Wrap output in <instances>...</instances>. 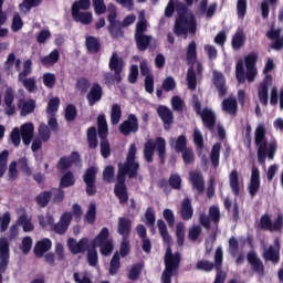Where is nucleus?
Returning a JSON list of instances; mask_svg holds the SVG:
<instances>
[{
    "instance_id": "1",
    "label": "nucleus",
    "mask_w": 283,
    "mask_h": 283,
    "mask_svg": "<svg viewBox=\"0 0 283 283\" xmlns=\"http://www.w3.org/2000/svg\"><path fill=\"white\" fill-rule=\"evenodd\" d=\"M157 229L161 235L164 244L167 245L164 256L165 269L161 273V283H171V277H174V275H178L182 255L180 252H172L171 245L174 244V239L171 238V234H169L165 220H157Z\"/></svg>"
},
{
    "instance_id": "2",
    "label": "nucleus",
    "mask_w": 283,
    "mask_h": 283,
    "mask_svg": "<svg viewBox=\"0 0 283 283\" xmlns=\"http://www.w3.org/2000/svg\"><path fill=\"white\" fill-rule=\"evenodd\" d=\"M109 135V126H107V119L105 115L101 114L97 116V130L95 126H91L86 130V140L90 149H96L98 147V137L101 138L99 147L101 155L104 158L112 156V146L107 136Z\"/></svg>"
},
{
    "instance_id": "3",
    "label": "nucleus",
    "mask_w": 283,
    "mask_h": 283,
    "mask_svg": "<svg viewBox=\"0 0 283 283\" xmlns=\"http://www.w3.org/2000/svg\"><path fill=\"white\" fill-rule=\"evenodd\" d=\"M254 145L256 147V156L259 165H264L266 158L273 160L277 153V142L273 140L269 144L266 139V127L259 125L254 132Z\"/></svg>"
},
{
    "instance_id": "4",
    "label": "nucleus",
    "mask_w": 283,
    "mask_h": 283,
    "mask_svg": "<svg viewBox=\"0 0 283 283\" xmlns=\"http://www.w3.org/2000/svg\"><path fill=\"white\" fill-rule=\"evenodd\" d=\"M186 62L189 65L186 76L188 90L193 92L198 87V75H196V69L193 67L198 63V44H196V41H191L187 46Z\"/></svg>"
},
{
    "instance_id": "5",
    "label": "nucleus",
    "mask_w": 283,
    "mask_h": 283,
    "mask_svg": "<svg viewBox=\"0 0 283 283\" xmlns=\"http://www.w3.org/2000/svg\"><path fill=\"white\" fill-rule=\"evenodd\" d=\"M154 151H157L161 165L167 160V142L163 137L148 139L144 145V158L146 163H154Z\"/></svg>"
},
{
    "instance_id": "6",
    "label": "nucleus",
    "mask_w": 283,
    "mask_h": 283,
    "mask_svg": "<svg viewBox=\"0 0 283 283\" xmlns=\"http://www.w3.org/2000/svg\"><path fill=\"white\" fill-rule=\"evenodd\" d=\"M198 30V20L193 12H189L188 15H180L176 18L172 29L176 36H187V34H196Z\"/></svg>"
},
{
    "instance_id": "7",
    "label": "nucleus",
    "mask_w": 283,
    "mask_h": 283,
    "mask_svg": "<svg viewBox=\"0 0 283 283\" xmlns=\"http://www.w3.org/2000/svg\"><path fill=\"white\" fill-rule=\"evenodd\" d=\"M108 67L111 72L104 73L105 85H114V83H122L125 62H123V59L118 57V54H116V52H113L109 59ZM112 72H114V74Z\"/></svg>"
},
{
    "instance_id": "8",
    "label": "nucleus",
    "mask_w": 283,
    "mask_h": 283,
    "mask_svg": "<svg viewBox=\"0 0 283 283\" xmlns=\"http://www.w3.org/2000/svg\"><path fill=\"white\" fill-rule=\"evenodd\" d=\"M108 15V33L111 34L112 39H123L125 36V32L123 31V23L119 20H116L118 18V12L116 11V6L114 3H109L107 7Z\"/></svg>"
},
{
    "instance_id": "9",
    "label": "nucleus",
    "mask_w": 283,
    "mask_h": 283,
    "mask_svg": "<svg viewBox=\"0 0 283 283\" xmlns=\"http://www.w3.org/2000/svg\"><path fill=\"white\" fill-rule=\"evenodd\" d=\"M136 144H130L126 161L124 164H119L118 167L128 175V178H138V169H140V164L136 161Z\"/></svg>"
},
{
    "instance_id": "10",
    "label": "nucleus",
    "mask_w": 283,
    "mask_h": 283,
    "mask_svg": "<svg viewBox=\"0 0 283 283\" xmlns=\"http://www.w3.org/2000/svg\"><path fill=\"white\" fill-rule=\"evenodd\" d=\"M126 174L119 168L117 171V182L114 186V193L119 200V205H127L129 202V192L127 191V185H125Z\"/></svg>"
},
{
    "instance_id": "11",
    "label": "nucleus",
    "mask_w": 283,
    "mask_h": 283,
    "mask_svg": "<svg viewBox=\"0 0 283 283\" xmlns=\"http://www.w3.org/2000/svg\"><path fill=\"white\" fill-rule=\"evenodd\" d=\"M96 176H98V168L95 166L88 167L83 175V181L84 185H86L85 190L88 196H96L98 191L96 187Z\"/></svg>"
},
{
    "instance_id": "12",
    "label": "nucleus",
    "mask_w": 283,
    "mask_h": 283,
    "mask_svg": "<svg viewBox=\"0 0 283 283\" xmlns=\"http://www.w3.org/2000/svg\"><path fill=\"white\" fill-rule=\"evenodd\" d=\"M283 227V214L279 213L276 219L271 220V216L269 213L263 214L259 221V229L263 231H282Z\"/></svg>"
},
{
    "instance_id": "13",
    "label": "nucleus",
    "mask_w": 283,
    "mask_h": 283,
    "mask_svg": "<svg viewBox=\"0 0 283 283\" xmlns=\"http://www.w3.org/2000/svg\"><path fill=\"white\" fill-rule=\"evenodd\" d=\"M138 129H140V125L138 123V117L136 116V114H129L127 116V119H125L119 125V132L123 134V136L138 134Z\"/></svg>"
},
{
    "instance_id": "14",
    "label": "nucleus",
    "mask_w": 283,
    "mask_h": 283,
    "mask_svg": "<svg viewBox=\"0 0 283 283\" xmlns=\"http://www.w3.org/2000/svg\"><path fill=\"white\" fill-rule=\"evenodd\" d=\"M76 163H81V154L75 150L71 153V156H62L56 164V169L61 174H65V171L72 169V166L76 165Z\"/></svg>"
},
{
    "instance_id": "15",
    "label": "nucleus",
    "mask_w": 283,
    "mask_h": 283,
    "mask_svg": "<svg viewBox=\"0 0 283 283\" xmlns=\"http://www.w3.org/2000/svg\"><path fill=\"white\" fill-rule=\"evenodd\" d=\"M10 264V242L6 237L0 238V273H6Z\"/></svg>"
},
{
    "instance_id": "16",
    "label": "nucleus",
    "mask_w": 283,
    "mask_h": 283,
    "mask_svg": "<svg viewBox=\"0 0 283 283\" xmlns=\"http://www.w3.org/2000/svg\"><path fill=\"white\" fill-rule=\"evenodd\" d=\"M271 85H273V76L265 75L258 87V98L264 107L269 105V87H271Z\"/></svg>"
},
{
    "instance_id": "17",
    "label": "nucleus",
    "mask_w": 283,
    "mask_h": 283,
    "mask_svg": "<svg viewBox=\"0 0 283 283\" xmlns=\"http://www.w3.org/2000/svg\"><path fill=\"white\" fill-rule=\"evenodd\" d=\"M67 247H69V251L73 255H78V253H85V251L90 250V239L82 238L77 242L76 239L70 238L67 240Z\"/></svg>"
},
{
    "instance_id": "18",
    "label": "nucleus",
    "mask_w": 283,
    "mask_h": 283,
    "mask_svg": "<svg viewBox=\"0 0 283 283\" xmlns=\"http://www.w3.org/2000/svg\"><path fill=\"white\" fill-rule=\"evenodd\" d=\"M86 101L90 107H94L96 103H101V101H103V86L98 82L92 84L86 94Z\"/></svg>"
},
{
    "instance_id": "19",
    "label": "nucleus",
    "mask_w": 283,
    "mask_h": 283,
    "mask_svg": "<svg viewBox=\"0 0 283 283\" xmlns=\"http://www.w3.org/2000/svg\"><path fill=\"white\" fill-rule=\"evenodd\" d=\"M70 224H72V213L71 212H64L60 221L53 226L54 233H57V235H65L67 233V229H70Z\"/></svg>"
},
{
    "instance_id": "20",
    "label": "nucleus",
    "mask_w": 283,
    "mask_h": 283,
    "mask_svg": "<svg viewBox=\"0 0 283 283\" xmlns=\"http://www.w3.org/2000/svg\"><path fill=\"white\" fill-rule=\"evenodd\" d=\"M200 117L202 120V125L203 127H206V129H208L209 132H213V129H216L217 117L216 113L211 108H203Z\"/></svg>"
},
{
    "instance_id": "21",
    "label": "nucleus",
    "mask_w": 283,
    "mask_h": 283,
    "mask_svg": "<svg viewBox=\"0 0 283 283\" xmlns=\"http://www.w3.org/2000/svg\"><path fill=\"white\" fill-rule=\"evenodd\" d=\"M212 83L219 93V96H227V78L220 71L212 72Z\"/></svg>"
},
{
    "instance_id": "22",
    "label": "nucleus",
    "mask_w": 283,
    "mask_h": 283,
    "mask_svg": "<svg viewBox=\"0 0 283 283\" xmlns=\"http://www.w3.org/2000/svg\"><path fill=\"white\" fill-rule=\"evenodd\" d=\"M248 190L251 198H255V196H258V192L260 191V169L258 167L252 168Z\"/></svg>"
},
{
    "instance_id": "23",
    "label": "nucleus",
    "mask_w": 283,
    "mask_h": 283,
    "mask_svg": "<svg viewBox=\"0 0 283 283\" xmlns=\"http://www.w3.org/2000/svg\"><path fill=\"white\" fill-rule=\"evenodd\" d=\"M157 114L160 120H163L165 129H169V126L174 125V113L169 107L159 105L157 107Z\"/></svg>"
},
{
    "instance_id": "24",
    "label": "nucleus",
    "mask_w": 283,
    "mask_h": 283,
    "mask_svg": "<svg viewBox=\"0 0 283 283\" xmlns=\"http://www.w3.org/2000/svg\"><path fill=\"white\" fill-rule=\"evenodd\" d=\"M190 184L192 185V189L198 191L199 195H202L205 191V177L200 171H192L189 174Z\"/></svg>"
},
{
    "instance_id": "25",
    "label": "nucleus",
    "mask_w": 283,
    "mask_h": 283,
    "mask_svg": "<svg viewBox=\"0 0 283 283\" xmlns=\"http://www.w3.org/2000/svg\"><path fill=\"white\" fill-rule=\"evenodd\" d=\"M179 216L181 220L186 222H189V220L193 218V206L191 205V200L189 199V197L184 198Z\"/></svg>"
},
{
    "instance_id": "26",
    "label": "nucleus",
    "mask_w": 283,
    "mask_h": 283,
    "mask_svg": "<svg viewBox=\"0 0 283 283\" xmlns=\"http://www.w3.org/2000/svg\"><path fill=\"white\" fill-rule=\"evenodd\" d=\"M247 258L254 273L262 275V273H264V263L258 258V253H255V251H251L248 253Z\"/></svg>"
},
{
    "instance_id": "27",
    "label": "nucleus",
    "mask_w": 283,
    "mask_h": 283,
    "mask_svg": "<svg viewBox=\"0 0 283 283\" xmlns=\"http://www.w3.org/2000/svg\"><path fill=\"white\" fill-rule=\"evenodd\" d=\"M50 249H52V240L45 238L35 243L33 253L35 258H43Z\"/></svg>"
},
{
    "instance_id": "28",
    "label": "nucleus",
    "mask_w": 283,
    "mask_h": 283,
    "mask_svg": "<svg viewBox=\"0 0 283 283\" xmlns=\"http://www.w3.org/2000/svg\"><path fill=\"white\" fill-rule=\"evenodd\" d=\"M4 112L7 116H14L17 107L14 106V92L12 88H7L4 93Z\"/></svg>"
},
{
    "instance_id": "29",
    "label": "nucleus",
    "mask_w": 283,
    "mask_h": 283,
    "mask_svg": "<svg viewBox=\"0 0 283 283\" xmlns=\"http://www.w3.org/2000/svg\"><path fill=\"white\" fill-rule=\"evenodd\" d=\"M18 107L20 109V116H28L33 114L36 109V101L34 99H19Z\"/></svg>"
},
{
    "instance_id": "30",
    "label": "nucleus",
    "mask_w": 283,
    "mask_h": 283,
    "mask_svg": "<svg viewBox=\"0 0 283 283\" xmlns=\"http://www.w3.org/2000/svg\"><path fill=\"white\" fill-rule=\"evenodd\" d=\"M85 48L88 54H98L101 52V40L94 35L85 38Z\"/></svg>"
},
{
    "instance_id": "31",
    "label": "nucleus",
    "mask_w": 283,
    "mask_h": 283,
    "mask_svg": "<svg viewBox=\"0 0 283 283\" xmlns=\"http://www.w3.org/2000/svg\"><path fill=\"white\" fill-rule=\"evenodd\" d=\"M23 145L28 146L34 138V125L32 123L23 124L20 128Z\"/></svg>"
},
{
    "instance_id": "32",
    "label": "nucleus",
    "mask_w": 283,
    "mask_h": 283,
    "mask_svg": "<svg viewBox=\"0 0 283 283\" xmlns=\"http://www.w3.org/2000/svg\"><path fill=\"white\" fill-rule=\"evenodd\" d=\"M117 233L123 235V238H129V234L132 233V220L120 217L118 219Z\"/></svg>"
},
{
    "instance_id": "33",
    "label": "nucleus",
    "mask_w": 283,
    "mask_h": 283,
    "mask_svg": "<svg viewBox=\"0 0 283 283\" xmlns=\"http://www.w3.org/2000/svg\"><path fill=\"white\" fill-rule=\"evenodd\" d=\"M71 14L75 23H82L83 25H90V23H92V12H81L75 9L74 11H71Z\"/></svg>"
},
{
    "instance_id": "34",
    "label": "nucleus",
    "mask_w": 283,
    "mask_h": 283,
    "mask_svg": "<svg viewBox=\"0 0 283 283\" xmlns=\"http://www.w3.org/2000/svg\"><path fill=\"white\" fill-rule=\"evenodd\" d=\"M74 185H76V177H74V172H72V170L64 172L60 179V189H67L70 187H74Z\"/></svg>"
},
{
    "instance_id": "35",
    "label": "nucleus",
    "mask_w": 283,
    "mask_h": 283,
    "mask_svg": "<svg viewBox=\"0 0 283 283\" xmlns=\"http://www.w3.org/2000/svg\"><path fill=\"white\" fill-rule=\"evenodd\" d=\"M263 259L265 262L277 264V262H280V250L275 249L273 245H270L266 250H264Z\"/></svg>"
},
{
    "instance_id": "36",
    "label": "nucleus",
    "mask_w": 283,
    "mask_h": 283,
    "mask_svg": "<svg viewBox=\"0 0 283 283\" xmlns=\"http://www.w3.org/2000/svg\"><path fill=\"white\" fill-rule=\"evenodd\" d=\"M222 109L230 114L231 116H235L238 114V101L232 97H228L222 102Z\"/></svg>"
},
{
    "instance_id": "37",
    "label": "nucleus",
    "mask_w": 283,
    "mask_h": 283,
    "mask_svg": "<svg viewBox=\"0 0 283 283\" xmlns=\"http://www.w3.org/2000/svg\"><path fill=\"white\" fill-rule=\"evenodd\" d=\"M151 35L142 34L135 35V42L139 52H145L149 45H151Z\"/></svg>"
},
{
    "instance_id": "38",
    "label": "nucleus",
    "mask_w": 283,
    "mask_h": 283,
    "mask_svg": "<svg viewBox=\"0 0 283 283\" xmlns=\"http://www.w3.org/2000/svg\"><path fill=\"white\" fill-rule=\"evenodd\" d=\"M247 43V35L243 30H238L231 41L232 49L240 50Z\"/></svg>"
},
{
    "instance_id": "39",
    "label": "nucleus",
    "mask_w": 283,
    "mask_h": 283,
    "mask_svg": "<svg viewBox=\"0 0 283 283\" xmlns=\"http://www.w3.org/2000/svg\"><path fill=\"white\" fill-rule=\"evenodd\" d=\"M220 149H222V144L220 142H217L216 144H213L210 153V161L214 169L220 167Z\"/></svg>"
},
{
    "instance_id": "40",
    "label": "nucleus",
    "mask_w": 283,
    "mask_h": 283,
    "mask_svg": "<svg viewBox=\"0 0 283 283\" xmlns=\"http://www.w3.org/2000/svg\"><path fill=\"white\" fill-rule=\"evenodd\" d=\"M230 189L234 196H240V177L238 170L233 169L229 175Z\"/></svg>"
},
{
    "instance_id": "41",
    "label": "nucleus",
    "mask_w": 283,
    "mask_h": 283,
    "mask_svg": "<svg viewBox=\"0 0 283 283\" xmlns=\"http://www.w3.org/2000/svg\"><path fill=\"white\" fill-rule=\"evenodd\" d=\"M109 229L103 228L92 241V247L98 248V245L109 242Z\"/></svg>"
},
{
    "instance_id": "42",
    "label": "nucleus",
    "mask_w": 283,
    "mask_h": 283,
    "mask_svg": "<svg viewBox=\"0 0 283 283\" xmlns=\"http://www.w3.org/2000/svg\"><path fill=\"white\" fill-rule=\"evenodd\" d=\"M17 224H19V227H22L24 233H30V231L34 230V224H32V220L28 218V213H22L18 218Z\"/></svg>"
},
{
    "instance_id": "43",
    "label": "nucleus",
    "mask_w": 283,
    "mask_h": 283,
    "mask_svg": "<svg viewBox=\"0 0 283 283\" xmlns=\"http://www.w3.org/2000/svg\"><path fill=\"white\" fill-rule=\"evenodd\" d=\"M118 271H120V254L115 252L111 259L108 273L109 275H118Z\"/></svg>"
},
{
    "instance_id": "44",
    "label": "nucleus",
    "mask_w": 283,
    "mask_h": 283,
    "mask_svg": "<svg viewBox=\"0 0 283 283\" xmlns=\"http://www.w3.org/2000/svg\"><path fill=\"white\" fill-rule=\"evenodd\" d=\"M50 200H52V191H42L35 197V202L42 209H45L48 205H50Z\"/></svg>"
},
{
    "instance_id": "45",
    "label": "nucleus",
    "mask_w": 283,
    "mask_h": 283,
    "mask_svg": "<svg viewBox=\"0 0 283 283\" xmlns=\"http://www.w3.org/2000/svg\"><path fill=\"white\" fill-rule=\"evenodd\" d=\"M90 78L87 77H80L75 83V90L80 92V94L85 95L90 92L91 87Z\"/></svg>"
},
{
    "instance_id": "46",
    "label": "nucleus",
    "mask_w": 283,
    "mask_h": 283,
    "mask_svg": "<svg viewBox=\"0 0 283 283\" xmlns=\"http://www.w3.org/2000/svg\"><path fill=\"white\" fill-rule=\"evenodd\" d=\"M60 54L59 50H53L49 55H45L44 57L41 59L42 65L51 66V65H56L59 63Z\"/></svg>"
},
{
    "instance_id": "47",
    "label": "nucleus",
    "mask_w": 283,
    "mask_h": 283,
    "mask_svg": "<svg viewBox=\"0 0 283 283\" xmlns=\"http://www.w3.org/2000/svg\"><path fill=\"white\" fill-rule=\"evenodd\" d=\"M193 144L197 148V153L202 154L205 149V137H202V133L198 128L193 130Z\"/></svg>"
},
{
    "instance_id": "48",
    "label": "nucleus",
    "mask_w": 283,
    "mask_h": 283,
    "mask_svg": "<svg viewBox=\"0 0 283 283\" xmlns=\"http://www.w3.org/2000/svg\"><path fill=\"white\" fill-rule=\"evenodd\" d=\"M76 116H78V111L74 104H69L64 111V118L67 123H72L76 120Z\"/></svg>"
},
{
    "instance_id": "49",
    "label": "nucleus",
    "mask_w": 283,
    "mask_h": 283,
    "mask_svg": "<svg viewBox=\"0 0 283 283\" xmlns=\"http://www.w3.org/2000/svg\"><path fill=\"white\" fill-rule=\"evenodd\" d=\"M123 116V109H120V104H114L111 111V123L112 125H118Z\"/></svg>"
},
{
    "instance_id": "50",
    "label": "nucleus",
    "mask_w": 283,
    "mask_h": 283,
    "mask_svg": "<svg viewBox=\"0 0 283 283\" xmlns=\"http://www.w3.org/2000/svg\"><path fill=\"white\" fill-rule=\"evenodd\" d=\"M143 269H145V264L137 263L134 264L128 272V280L136 282L140 277V273H143Z\"/></svg>"
},
{
    "instance_id": "51",
    "label": "nucleus",
    "mask_w": 283,
    "mask_h": 283,
    "mask_svg": "<svg viewBox=\"0 0 283 283\" xmlns=\"http://www.w3.org/2000/svg\"><path fill=\"white\" fill-rule=\"evenodd\" d=\"M168 185L171 189L180 191V189H182V178L178 174H172L168 179Z\"/></svg>"
},
{
    "instance_id": "52",
    "label": "nucleus",
    "mask_w": 283,
    "mask_h": 283,
    "mask_svg": "<svg viewBox=\"0 0 283 283\" xmlns=\"http://www.w3.org/2000/svg\"><path fill=\"white\" fill-rule=\"evenodd\" d=\"M42 81L48 90H54V86L56 85V75L54 73H44Z\"/></svg>"
},
{
    "instance_id": "53",
    "label": "nucleus",
    "mask_w": 283,
    "mask_h": 283,
    "mask_svg": "<svg viewBox=\"0 0 283 283\" xmlns=\"http://www.w3.org/2000/svg\"><path fill=\"white\" fill-rule=\"evenodd\" d=\"M84 222H87V224H94V222H96V205H90L87 212L84 216Z\"/></svg>"
},
{
    "instance_id": "54",
    "label": "nucleus",
    "mask_w": 283,
    "mask_h": 283,
    "mask_svg": "<svg viewBox=\"0 0 283 283\" xmlns=\"http://www.w3.org/2000/svg\"><path fill=\"white\" fill-rule=\"evenodd\" d=\"M176 238L178 247H185V223L178 222L176 227Z\"/></svg>"
},
{
    "instance_id": "55",
    "label": "nucleus",
    "mask_w": 283,
    "mask_h": 283,
    "mask_svg": "<svg viewBox=\"0 0 283 283\" xmlns=\"http://www.w3.org/2000/svg\"><path fill=\"white\" fill-rule=\"evenodd\" d=\"M18 81L22 83L29 92H34L36 90V80L34 77H18Z\"/></svg>"
},
{
    "instance_id": "56",
    "label": "nucleus",
    "mask_w": 283,
    "mask_h": 283,
    "mask_svg": "<svg viewBox=\"0 0 283 283\" xmlns=\"http://www.w3.org/2000/svg\"><path fill=\"white\" fill-rule=\"evenodd\" d=\"M87 263L91 266H97V264H98V252L96 251V247L88 248V250H87Z\"/></svg>"
},
{
    "instance_id": "57",
    "label": "nucleus",
    "mask_w": 283,
    "mask_h": 283,
    "mask_svg": "<svg viewBox=\"0 0 283 283\" xmlns=\"http://www.w3.org/2000/svg\"><path fill=\"white\" fill-rule=\"evenodd\" d=\"M208 217L210 218L211 222L219 224L220 218H222L220 214V208L218 206H210Z\"/></svg>"
},
{
    "instance_id": "58",
    "label": "nucleus",
    "mask_w": 283,
    "mask_h": 283,
    "mask_svg": "<svg viewBox=\"0 0 283 283\" xmlns=\"http://www.w3.org/2000/svg\"><path fill=\"white\" fill-rule=\"evenodd\" d=\"M186 149H189L187 147V136L180 135L179 137H177V139L175 142V150L177 154H180V153L185 151Z\"/></svg>"
},
{
    "instance_id": "59",
    "label": "nucleus",
    "mask_w": 283,
    "mask_h": 283,
    "mask_svg": "<svg viewBox=\"0 0 283 283\" xmlns=\"http://www.w3.org/2000/svg\"><path fill=\"white\" fill-rule=\"evenodd\" d=\"M59 105H61V99L59 97H53L49 101L46 112L54 116L59 112Z\"/></svg>"
},
{
    "instance_id": "60",
    "label": "nucleus",
    "mask_w": 283,
    "mask_h": 283,
    "mask_svg": "<svg viewBox=\"0 0 283 283\" xmlns=\"http://www.w3.org/2000/svg\"><path fill=\"white\" fill-rule=\"evenodd\" d=\"M224 260V253L222 252V248H217L214 252V269L216 271H222V262Z\"/></svg>"
},
{
    "instance_id": "61",
    "label": "nucleus",
    "mask_w": 283,
    "mask_h": 283,
    "mask_svg": "<svg viewBox=\"0 0 283 283\" xmlns=\"http://www.w3.org/2000/svg\"><path fill=\"white\" fill-rule=\"evenodd\" d=\"M196 269L197 271H205L206 273H209L212 269H216V265L213 262L208 260H200L197 262Z\"/></svg>"
},
{
    "instance_id": "62",
    "label": "nucleus",
    "mask_w": 283,
    "mask_h": 283,
    "mask_svg": "<svg viewBox=\"0 0 283 283\" xmlns=\"http://www.w3.org/2000/svg\"><path fill=\"white\" fill-rule=\"evenodd\" d=\"M39 136H40V140H42V143H48V140H50L52 134L50 133V127H48V125L45 124H41L39 126Z\"/></svg>"
},
{
    "instance_id": "63",
    "label": "nucleus",
    "mask_w": 283,
    "mask_h": 283,
    "mask_svg": "<svg viewBox=\"0 0 283 283\" xmlns=\"http://www.w3.org/2000/svg\"><path fill=\"white\" fill-rule=\"evenodd\" d=\"M92 6V0H78L75 1L72 7H71V11H81V10H87L88 8H91Z\"/></svg>"
},
{
    "instance_id": "64",
    "label": "nucleus",
    "mask_w": 283,
    "mask_h": 283,
    "mask_svg": "<svg viewBox=\"0 0 283 283\" xmlns=\"http://www.w3.org/2000/svg\"><path fill=\"white\" fill-rule=\"evenodd\" d=\"M115 169L114 166H106L103 170V180L105 182L112 184L114 182Z\"/></svg>"
}]
</instances>
